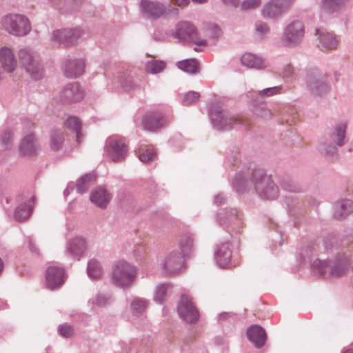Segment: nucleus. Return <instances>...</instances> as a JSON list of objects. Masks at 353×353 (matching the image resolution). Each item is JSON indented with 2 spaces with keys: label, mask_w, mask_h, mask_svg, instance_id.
I'll list each match as a JSON object with an SVG mask.
<instances>
[{
  "label": "nucleus",
  "mask_w": 353,
  "mask_h": 353,
  "mask_svg": "<svg viewBox=\"0 0 353 353\" xmlns=\"http://www.w3.org/2000/svg\"><path fill=\"white\" fill-rule=\"evenodd\" d=\"M232 187L241 194L253 190L260 197L267 200L275 199L279 195L278 187L263 168L236 173L232 180Z\"/></svg>",
  "instance_id": "obj_1"
},
{
  "label": "nucleus",
  "mask_w": 353,
  "mask_h": 353,
  "mask_svg": "<svg viewBox=\"0 0 353 353\" xmlns=\"http://www.w3.org/2000/svg\"><path fill=\"white\" fill-rule=\"evenodd\" d=\"M140 10L145 17L152 20L177 18L179 15V10L176 6L157 0H141Z\"/></svg>",
  "instance_id": "obj_2"
},
{
  "label": "nucleus",
  "mask_w": 353,
  "mask_h": 353,
  "mask_svg": "<svg viewBox=\"0 0 353 353\" xmlns=\"http://www.w3.org/2000/svg\"><path fill=\"white\" fill-rule=\"evenodd\" d=\"M137 276L136 266L127 261L119 260L112 267L111 281L117 288H130L134 284Z\"/></svg>",
  "instance_id": "obj_3"
},
{
  "label": "nucleus",
  "mask_w": 353,
  "mask_h": 353,
  "mask_svg": "<svg viewBox=\"0 0 353 353\" xmlns=\"http://www.w3.org/2000/svg\"><path fill=\"white\" fill-rule=\"evenodd\" d=\"M347 123L341 121L336 124L325 141L320 145V150L327 156H332L337 152L338 148L345 143Z\"/></svg>",
  "instance_id": "obj_4"
},
{
  "label": "nucleus",
  "mask_w": 353,
  "mask_h": 353,
  "mask_svg": "<svg viewBox=\"0 0 353 353\" xmlns=\"http://www.w3.org/2000/svg\"><path fill=\"white\" fill-rule=\"evenodd\" d=\"M1 28L8 34L15 37H24L31 30L27 17L20 14H8L1 17Z\"/></svg>",
  "instance_id": "obj_5"
},
{
  "label": "nucleus",
  "mask_w": 353,
  "mask_h": 353,
  "mask_svg": "<svg viewBox=\"0 0 353 353\" xmlns=\"http://www.w3.org/2000/svg\"><path fill=\"white\" fill-rule=\"evenodd\" d=\"M19 60L30 78L37 81L43 77L44 70L38 55L32 50L22 48L19 52Z\"/></svg>",
  "instance_id": "obj_6"
},
{
  "label": "nucleus",
  "mask_w": 353,
  "mask_h": 353,
  "mask_svg": "<svg viewBox=\"0 0 353 353\" xmlns=\"http://www.w3.org/2000/svg\"><path fill=\"white\" fill-rule=\"evenodd\" d=\"M305 36V26L302 21L294 19L290 21L283 29L281 41L288 47H297L303 41Z\"/></svg>",
  "instance_id": "obj_7"
},
{
  "label": "nucleus",
  "mask_w": 353,
  "mask_h": 353,
  "mask_svg": "<svg viewBox=\"0 0 353 353\" xmlns=\"http://www.w3.org/2000/svg\"><path fill=\"white\" fill-rule=\"evenodd\" d=\"M294 0H268L264 3L261 16L265 19L277 20L292 8Z\"/></svg>",
  "instance_id": "obj_8"
},
{
  "label": "nucleus",
  "mask_w": 353,
  "mask_h": 353,
  "mask_svg": "<svg viewBox=\"0 0 353 353\" xmlns=\"http://www.w3.org/2000/svg\"><path fill=\"white\" fill-rule=\"evenodd\" d=\"M174 36L181 43H193L200 46H207L206 40L198 37L195 27L188 21L177 23Z\"/></svg>",
  "instance_id": "obj_9"
},
{
  "label": "nucleus",
  "mask_w": 353,
  "mask_h": 353,
  "mask_svg": "<svg viewBox=\"0 0 353 353\" xmlns=\"http://www.w3.org/2000/svg\"><path fill=\"white\" fill-rule=\"evenodd\" d=\"M281 89V86H274L265 88L256 92L252 100L254 114L260 117H269L270 112L265 103V98L280 94Z\"/></svg>",
  "instance_id": "obj_10"
},
{
  "label": "nucleus",
  "mask_w": 353,
  "mask_h": 353,
  "mask_svg": "<svg viewBox=\"0 0 353 353\" xmlns=\"http://www.w3.org/2000/svg\"><path fill=\"white\" fill-rule=\"evenodd\" d=\"M306 86L308 91L314 96L327 94L331 89L326 74L322 72H312L307 78Z\"/></svg>",
  "instance_id": "obj_11"
},
{
  "label": "nucleus",
  "mask_w": 353,
  "mask_h": 353,
  "mask_svg": "<svg viewBox=\"0 0 353 353\" xmlns=\"http://www.w3.org/2000/svg\"><path fill=\"white\" fill-rule=\"evenodd\" d=\"M105 151L112 161H122L128 151L124 139L118 135L110 137L105 141Z\"/></svg>",
  "instance_id": "obj_12"
},
{
  "label": "nucleus",
  "mask_w": 353,
  "mask_h": 353,
  "mask_svg": "<svg viewBox=\"0 0 353 353\" xmlns=\"http://www.w3.org/2000/svg\"><path fill=\"white\" fill-rule=\"evenodd\" d=\"M83 35L84 31L81 28L57 30L52 32L51 41L59 44L69 46Z\"/></svg>",
  "instance_id": "obj_13"
},
{
  "label": "nucleus",
  "mask_w": 353,
  "mask_h": 353,
  "mask_svg": "<svg viewBox=\"0 0 353 353\" xmlns=\"http://www.w3.org/2000/svg\"><path fill=\"white\" fill-rule=\"evenodd\" d=\"M210 115L214 128L218 130H229L239 123L236 118L230 117L219 108L211 109Z\"/></svg>",
  "instance_id": "obj_14"
},
{
  "label": "nucleus",
  "mask_w": 353,
  "mask_h": 353,
  "mask_svg": "<svg viewBox=\"0 0 353 353\" xmlns=\"http://www.w3.org/2000/svg\"><path fill=\"white\" fill-rule=\"evenodd\" d=\"M87 240L82 236H76L69 240L65 245V254L74 259L80 260L88 250Z\"/></svg>",
  "instance_id": "obj_15"
},
{
  "label": "nucleus",
  "mask_w": 353,
  "mask_h": 353,
  "mask_svg": "<svg viewBox=\"0 0 353 353\" xmlns=\"http://www.w3.org/2000/svg\"><path fill=\"white\" fill-rule=\"evenodd\" d=\"M65 277V270L63 268L49 266L45 274L46 288L52 290L59 288L63 285Z\"/></svg>",
  "instance_id": "obj_16"
},
{
  "label": "nucleus",
  "mask_w": 353,
  "mask_h": 353,
  "mask_svg": "<svg viewBox=\"0 0 353 353\" xmlns=\"http://www.w3.org/2000/svg\"><path fill=\"white\" fill-rule=\"evenodd\" d=\"M184 257L180 252L172 251L167 254L163 262V268L168 274H173L181 271L184 264Z\"/></svg>",
  "instance_id": "obj_17"
},
{
  "label": "nucleus",
  "mask_w": 353,
  "mask_h": 353,
  "mask_svg": "<svg viewBox=\"0 0 353 353\" xmlns=\"http://www.w3.org/2000/svg\"><path fill=\"white\" fill-rule=\"evenodd\" d=\"M83 97V92L77 82L67 84L59 93V99L63 103L77 102L81 100Z\"/></svg>",
  "instance_id": "obj_18"
},
{
  "label": "nucleus",
  "mask_w": 353,
  "mask_h": 353,
  "mask_svg": "<svg viewBox=\"0 0 353 353\" xmlns=\"http://www.w3.org/2000/svg\"><path fill=\"white\" fill-rule=\"evenodd\" d=\"M85 65L82 58L66 59L63 65V74L68 79L77 78L83 74Z\"/></svg>",
  "instance_id": "obj_19"
},
{
  "label": "nucleus",
  "mask_w": 353,
  "mask_h": 353,
  "mask_svg": "<svg viewBox=\"0 0 353 353\" xmlns=\"http://www.w3.org/2000/svg\"><path fill=\"white\" fill-rule=\"evenodd\" d=\"M316 35L319 42V48L323 50H330L336 48L339 40L336 36L323 28L316 29Z\"/></svg>",
  "instance_id": "obj_20"
},
{
  "label": "nucleus",
  "mask_w": 353,
  "mask_h": 353,
  "mask_svg": "<svg viewBox=\"0 0 353 353\" xmlns=\"http://www.w3.org/2000/svg\"><path fill=\"white\" fill-rule=\"evenodd\" d=\"M114 301L113 294L110 292H99L92 295L88 301V306L92 308L108 307Z\"/></svg>",
  "instance_id": "obj_21"
},
{
  "label": "nucleus",
  "mask_w": 353,
  "mask_h": 353,
  "mask_svg": "<svg viewBox=\"0 0 353 353\" xmlns=\"http://www.w3.org/2000/svg\"><path fill=\"white\" fill-rule=\"evenodd\" d=\"M248 339L254 345L256 348L262 347L266 340L265 330L258 325H252L247 330Z\"/></svg>",
  "instance_id": "obj_22"
},
{
  "label": "nucleus",
  "mask_w": 353,
  "mask_h": 353,
  "mask_svg": "<svg viewBox=\"0 0 353 353\" xmlns=\"http://www.w3.org/2000/svg\"><path fill=\"white\" fill-rule=\"evenodd\" d=\"M0 63L3 69L8 72H13L17 66V61L12 50L6 46L0 48Z\"/></svg>",
  "instance_id": "obj_23"
},
{
  "label": "nucleus",
  "mask_w": 353,
  "mask_h": 353,
  "mask_svg": "<svg viewBox=\"0 0 353 353\" xmlns=\"http://www.w3.org/2000/svg\"><path fill=\"white\" fill-rule=\"evenodd\" d=\"M231 256L232 252L228 243L217 245L214 251V259L219 267H228L230 261Z\"/></svg>",
  "instance_id": "obj_24"
},
{
  "label": "nucleus",
  "mask_w": 353,
  "mask_h": 353,
  "mask_svg": "<svg viewBox=\"0 0 353 353\" xmlns=\"http://www.w3.org/2000/svg\"><path fill=\"white\" fill-rule=\"evenodd\" d=\"M144 128L148 131H154L164 125V119L159 112H150L143 119Z\"/></svg>",
  "instance_id": "obj_25"
},
{
  "label": "nucleus",
  "mask_w": 353,
  "mask_h": 353,
  "mask_svg": "<svg viewBox=\"0 0 353 353\" xmlns=\"http://www.w3.org/2000/svg\"><path fill=\"white\" fill-rule=\"evenodd\" d=\"M92 203L100 208H105L109 203L111 196L105 189L99 188L94 190L90 196Z\"/></svg>",
  "instance_id": "obj_26"
},
{
  "label": "nucleus",
  "mask_w": 353,
  "mask_h": 353,
  "mask_svg": "<svg viewBox=\"0 0 353 353\" xmlns=\"http://www.w3.org/2000/svg\"><path fill=\"white\" fill-rule=\"evenodd\" d=\"M241 62L248 68L260 70L265 67L264 60L261 57L250 52L244 53L241 57Z\"/></svg>",
  "instance_id": "obj_27"
},
{
  "label": "nucleus",
  "mask_w": 353,
  "mask_h": 353,
  "mask_svg": "<svg viewBox=\"0 0 353 353\" xmlns=\"http://www.w3.org/2000/svg\"><path fill=\"white\" fill-rule=\"evenodd\" d=\"M34 197L30 196L27 201L17 206L14 212V217L17 221H24L32 214Z\"/></svg>",
  "instance_id": "obj_28"
},
{
  "label": "nucleus",
  "mask_w": 353,
  "mask_h": 353,
  "mask_svg": "<svg viewBox=\"0 0 353 353\" xmlns=\"http://www.w3.org/2000/svg\"><path fill=\"white\" fill-rule=\"evenodd\" d=\"M353 210V202L350 199H343L335 203L334 216L337 219L346 217Z\"/></svg>",
  "instance_id": "obj_29"
},
{
  "label": "nucleus",
  "mask_w": 353,
  "mask_h": 353,
  "mask_svg": "<svg viewBox=\"0 0 353 353\" xmlns=\"http://www.w3.org/2000/svg\"><path fill=\"white\" fill-rule=\"evenodd\" d=\"M19 150L23 155H32L36 152L37 144L33 134H28L22 139Z\"/></svg>",
  "instance_id": "obj_30"
},
{
  "label": "nucleus",
  "mask_w": 353,
  "mask_h": 353,
  "mask_svg": "<svg viewBox=\"0 0 353 353\" xmlns=\"http://www.w3.org/2000/svg\"><path fill=\"white\" fill-rule=\"evenodd\" d=\"M271 32L268 23L262 20H257L254 24L253 34L254 37L260 41L268 39Z\"/></svg>",
  "instance_id": "obj_31"
},
{
  "label": "nucleus",
  "mask_w": 353,
  "mask_h": 353,
  "mask_svg": "<svg viewBox=\"0 0 353 353\" xmlns=\"http://www.w3.org/2000/svg\"><path fill=\"white\" fill-rule=\"evenodd\" d=\"M87 272L92 280L101 279L103 274V270L100 261L95 259H90L88 263Z\"/></svg>",
  "instance_id": "obj_32"
},
{
  "label": "nucleus",
  "mask_w": 353,
  "mask_h": 353,
  "mask_svg": "<svg viewBox=\"0 0 353 353\" xmlns=\"http://www.w3.org/2000/svg\"><path fill=\"white\" fill-rule=\"evenodd\" d=\"M349 0H321V9L329 13L340 11Z\"/></svg>",
  "instance_id": "obj_33"
},
{
  "label": "nucleus",
  "mask_w": 353,
  "mask_h": 353,
  "mask_svg": "<svg viewBox=\"0 0 353 353\" xmlns=\"http://www.w3.org/2000/svg\"><path fill=\"white\" fill-rule=\"evenodd\" d=\"M181 253L186 256L190 254L194 248V238L192 234L185 233L181 235L179 241Z\"/></svg>",
  "instance_id": "obj_34"
},
{
  "label": "nucleus",
  "mask_w": 353,
  "mask_h": 353,
  "mask_svg": "<svg viewBox=\"0 0 353 353\" xmlns=\"http://www.w3.org/2000/svg\"><path fill=\"white\" fill-rule=\"evenodd\" d=\"M177 67L188 74H194L199 70V63L195 59H184L176 63Z\"/></svg>",
  "instance_id": "obj_35"
},
{
  "label": "nucleus",
  "mask_w": 353,
  "mask_h": 353,
  "mask_svg": "<svg viewBox=\"0 0 353 353\" xmlns=\"http://www.w3.org/2000/svg\"><path fill=\"white\" fill-rule=\"evenodd\" d=\"M171 288L172 285L168 283H163L157 285L153 295L154 301L159 304H163L167 292Z\"/></svg>",
  "instance_id": "obj_36"
},
{
  "label": "nucleus",
  "mask_w": 353,
  "mask_h": 353,
  "mask_svg": "<svg viewBox=\"0 0 353 353\" xmlns=\"http://www.w3.org/2000/svg\"><path fill=\"white\" fill-rule=\"evenodd\" d=\"M96 176L93 173L85 174L82 176L76 184L77 192L79 194L85 193L90 188L92 181L95 180Z\"/></svg>",
  "instance_id": "obj_37"
},
{
  "label": "nucleus",
  "mask_w": 353,
  "mask_h": 353,
  "mask_svg": "<svg viewBox=\"0 0 353 353\" xmlns=\"http://www.w3.org/2000/svg\"><path fill=\"white\" fill-rule=\"evenodd\" d=\"M331 266V260L315 259L312 263V270L314 274L324 276Z\"/></svg>",
  "instance_id": "obj_38"
},
{
  "label": "nucleus",
  "mask_w": 353,
  "mask_h": 353,
  "mask_svg": "<svg viewBox=\"0 0 353 353\" xmlns=\"http://www.w3.org/2000/svg\"><path fill=\"white\" fill-rule=\"evenodd\" d=\"M64 136L61 130H54L50 134V146L52 150H59L63 144Z\"/></svg>",
  "instance_id": "obj_39"
},
{
  "label": "nucleus",
  "mask_w": 353,
  "mask_h": 353,
  "mask_svg": "<svg viewBox=\"0 0 353 353\" xmlns=\"http://www.w3.org/2000/svg\"><path fill=\"white\" fill-rule=\"evenodd\" d=\"M177 309H196V305L189 293L183 292L180 295Z\"/></svg>",
  "instance_id": "obj_40"
},
{
  "label": "nucleus",
  "mask_w": 353,
  "mask_h": 353,
  "mask_svg": "<svg viewBox=\"0 0 353 353\" xmlns=\"http://www.w3.org/2000/svg\"><path fill=\"white\" fill-rule=\"evenodd\" d=\"M203 32L206 37L213 40L219 39L222 34L221 28L217 25L211 23L204 25Z\"/></svg>",
  "instance_id": "obj_41"
},
{
  "label": "nucleus",
  "mask_w": 353,
  "mask_h": 353,
  "mask_svg": "<svg viewBox=\"0 0 353 353\" xmlns=\"http://www.w3.org/2000/svg\"><path fill=\"white\" fill-rule=\"evenodd\" d=\"M179 317L185 323H195L199 318V310H176Z\"/></svg>",
  "instance_id": "obj_42"
},
{
  "label": "nucleus",
  "mask_w": 353,
  "mask_h": 353,
  "mask_svg": "<svg viewBox=\"0 0 353 353\" xmlns=\"http://www.w3.org/2000/svg\"><path fill=\"white\" fill-rule=\"evenodd\" d=\"M166 63L163 61L151 60L146 63L145 70L150 74H158L165 68Z\"/></svg>",
  "instance_id": "obj_43"
},
{
  "label": "nucleus",
  "mask_w": 353,
  "mask_h": 353,
  "mask_svg": "<svg viewBox=\"0 0 353 353\" xmlns=\"http://www.w3.org/2000/svg\"><path fill=\"white\" fill-rule=\"evenodd\" d=\"M65 125L68 129L73 130L76 133L77 141H79L81 128V123L79 119L75 117H70L67 119Z\"/></svg>",
  "instance_id": "obj_44"
},
{
  "label": "nucleus",
  "mask_w": 353,
  "mask_h": 353,
  "mask_svg": "<svg viewBox=\"0 0 353 353\" xmlns=\"http://www.w3.org/2000/svg\"><path fill=\"white\" fill-rule=\"evenodd\" d=\"M346 270L345 262H333L331 261V266L329 268V273L333 276H341L344 274Z\"/></svg>",
  "instance_id": "obj_45"
},
{
  "label": "nucleus",
  "mask_w": 353,
  "mask_h": 353,
  "mask_svg": "<svg viewBox=\"0 0 353 353\" xmlns=\"http://www.w3.org/2000/svg\"><path fill=\"white\" fill-rule=\"evenodd\" d=\"M138 155L141 161L146 163L152 160L155 153L152 146L147 148H140L138 151Z\"/></svg>",
  "instance_id": "obj_46"
},
{
  "label": "nucleus",
  "mask_w": 353,
  "mask_h": 353,
  "mask_svg": "<svg viewBox=\"0 0 353 353\" xmlns=\"http://www.w3.org/2000/svg\"><path fill=\"white\" fill-rule=\"evenodd\" d=\"M150 301L145 298L134 296L132 298L130 306L131 309H145L149 307Z\"/></svg>",
  "instance_id": "obj_47"
},
{
  "label": "nucleus",
  "mask_w": 353,
  "mask_h": 353,
  "mask_svg": "<svg viewBox=\"0 0 353 353\" xmlns=\"http://www.w3.org/2000/svg\"><path fill=\"white\" fill-rule=\"evenodd\" d=\"M12 141V132L10 129H4L0 134V143L4 148H8Z\"/></svg>",
  "instance_id": "obj_48"
},
{
  "label": "nucleus",
  "mask_w": 353,
  "mask_h": 353,
  "mask_svg": "<svg viewBox=\"0 0 353 353\" xmlns=\"http://www.w3.org/2000/svg\"><path fill=\"white\" fill-rule=\"evenodd\" d=\"M261 4V0H243L239 4L241 10H255Z\"/></svg>",
  "instance_id": "obj_49"
},
{
  "label": "nucleus",
  "mask_w": 353,
  "mask_h": 353,
  "mask_svg": "<svg viewBox=\"0 0 353 353\" xmlns=\"http://www.w3.org/2000/svg\"><path fill=\"white\" fill-rule=\"evenodd\" d=\"M59 333L64 338H71L74 335V329L70 325H60L59 326Z\"/></svg>",
  "instance_id": "obj_50"
},
{
  "label": "nucleus",
  "mask_w": 353,
  "mask_h": 353,
  "mask_svg": "<svg viewBox=\"0 0 353 353\" xmlns=\"http://www.w3.org/2000/svg\"><path fill=\"white\" fill-rule=\"evenodd\" d=\"M200 97V94L196 92H188L184 97L183 104L189 105L196 102Z\"/></svg>",
  "instance_id": "obj_51"
},
{
  "label": "nucleus",
  "mask_w": 353,
  "mask_h": 353,
  "mask_svg": "<svg viewBox=\"0 0 353 353\" xmlns=\"http://www.w3.org/2000/svg\"><path fill=\"white\" fill-rule=\"evenodd\" d=\"M281 185L283 190L290 192H298L300 191L299 187L290 180H283Z\"/></svg>",
  "instance_id": "obj_52"
},
{
  "label": "nucleus",
  "mask_w": 353,
  "mask_h": 353,
  "mask_svg": "<svg viewBox=\"0 0 353 353\" xmlns=\"http://www.w3.org/2000/svg\"><path fill=\"white\" fill-rule=\"evenodd\" d=\"M233 216H234V214L232 212V210H222L221 212H219L217 215L218 221L220 224L225 223V218L231 219Z\"/></svg>",
  "instance_id": "obj_53"
},
{
  "label": "nucleus",
  "mask_w": 353,
  "mask_h": 353,
  "mask_svg": "<svg viewBox=\"0 0 353 353\" xmlns=\"http://www.w3.org/2000/svg\"><path fill=\"white\" fill-rule=\"evenodd\" d=\"M171 2L174 4L173 6H177L182 8L187 7L191 0H170Z\"/></svg>",
  "instance_id": "obj_54"
},
{
  "label": "nucleus",
  "mask_w": 353,
  "mask_h": 353,
  "mask_svg": "<svg viewBox=\"0 0 353 353\" xmlns=\"http://www.w3.org/2000/svg\"><path fill=\"white\" fill-rule=\"evenodd\" d=\"M310 250L309 249H305L301 250L300 252V261L301 263H303L306 261V258H309Z\"/></svg>",
  "instance_id": "obj_55"
},
{
  "label": "nucleus",
  "mask_w": 353,
  "mask_h": 353,
  "mask_svg": "<svg viewBox=\"0 0 353 353\" xmlns=\"http://www.w3.org/2000/svg\"><path fill=\"white\" fill-rule=\"evenodd\" d=\"M223 4L227 6L237 8L239 4V0H221Z\"/></svg>",
  "instance_id": "obj_56"
},
{
  "label": "nucleus",
  "mask_w": 353,
  "mask_h": 353,
  "mask_svg": "<svg viewBox=\"0 0 353 353\" xmlns=\"http://www.w3.org/2000/svg\"><path fill=\"white\" fill-rule=\"evenodd\" d=\"M284 73H285V76L286 77H288V78L291 77L293 75V73H294V68H293V67L291 66V65H287L285 68Z\"/></svg>",
  "instance_id": "obj_57"
},
{
  "label": "nucleus",
  "mask_w": 353,
  "mask_h": 353,
  "mask_svg": "<svg viewBox=\"0 0 353 353\" xmlns=\"http://www.w3.org/2000/svg\"><path fill=\"white\" fill-rule=\"evenodd\" d=\"M131 312H132V316H133V319H132V322L135 321L136 318L140 317L143 315V312H142L143 310H131Z\"/></svg>",
  "instance_id": "obj_58"
},
{
  "label": "nucleus",
  "mask_w": 353,
  "mask_h": 353,
  "mask_svg": "<svg viewBox=\"0 0 353 353\" xmlns=\"http://www.w3.org/2000/svg\"><path fill=\"white\" fill-rule=\"evenodd\" d=\"M225 198L221 194H219L214 197V203L219 205L222 203V202L224 201Z\"/></svg>",
  "instance_id": "obj_59"
},
{
  "label": "nucleus",
  "mask_w": 353,
  "mask_h": 353,
  "mask_svg": "<svg viewBox=\"0 0 353 353\" xmlns=\"http://www.w3.org/2000/svg\"><path fill=\"white\" fill-rule=\"evenodd\" d=\"M194 3L196 4H204L206 3L208 0H191Z\"/></svg>",
  "instance_id": "obj_60"
},
{
  "label": "nucleus",
  "mask_w": 353,
  "mask_h": 353,
  "mask_svg": "<svg viewBox=\"0 0 353 353\" xmlns=\"http://www.w3.org/2000/svg\"><path fill=\"white\" fill-rule=\"evenodd\" d=\"M228 315H229L228 312H221L219 314V319H226L228 316Z\"/></svg>",
  "instance_id": "obj_61"
},
{
  "label": "nucleus",
  "mask_w": 353,
  "mask_h": 353,
  "mask_svg": "<svg viewBox=\"0 0 353 353\" xmlns=\"http://www.w3.org/2000/svg\"><path fill=\"white\" fill-rule=\"evenodd\" d=\"M72 189V187H70V185H68V186L67 187V188L64 190V192H63L64 195H65V196L68 195V194H70V190H71Z\"/></svg>",
  "instance_id": "obj_62"
},
{
  "label": "nucleus",
  "mask_w": 353,
  "mask_h": 353,
  "mask_svg": "<svg viewBox=\"0 0 353 353\" xmlns=\"http://www.w3.org/2000/svg\"><path fill=\"white\" fill-rule=\"evenodd\" d=\"M29 247H30V249L32 251V252H35L36 250L33 249V244L32 243L31 241H30L29 242Z\"/></svg>",
  "instance_id": "obj_63"
},
{
  "label": "nucleus",
  "mask_w": 353,
  "mask_h": 353,
  "mask_svg": "<svg viewBox=\"0 0 353 353\" xmlns=\"http://www.w3.org/2000/svg\"><path fill=\"white\" fill-rule=\"evenodd\" d=\"M339 76H340V74H339V73H336H336L334 74V78H335L336 81H338V80H339Z\"/></svg>",
  "instance_id": "obj_64"
}]
</instances>
